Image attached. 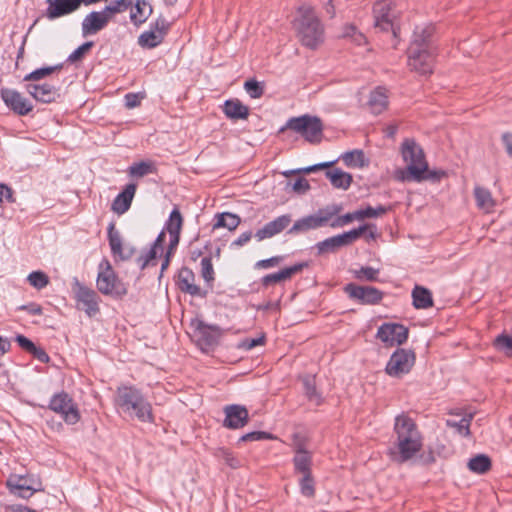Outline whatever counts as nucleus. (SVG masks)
<instances>
[{"instance_id":"10","label":"nucleus","mask_w":512,"mask_h":512,"mask_svg":"<svg viewBox=\"0 0 512 512\" xmlns=\"http://www.w3.org/2000/svg\"><path fill=\"white\" fill-rule=\"evenodd\" d=\"M415 359L416 356L413 350L398 348L391 355L385 367V372L391 377L399 378L410 372L415 364Z\"/></svg>"},{"instance_id":"5","label":"nucleus","mask_w":512,"mask_h":512,"mask_svg":"<svg viewBox=\"0 0 512 512\" xmlns=\"http://www.w3.org/2000/svg\"><path fill=\"white\" fill-rule=\"evenodd\" d=\"M285 129L300 133L305 140L312 144L320 143L323 137V124L321 119L308 114L290 118L286 122V125L281 128L280 132Z\"/></svg>"},{"instance_id":"55","label":"nucleus","mask_w":512,"mask_h":512,"mask_svg":"<svg viewBox=\"0 0 512 512\" xmlns=\"http://www.w3.org/2000/svg\"><path fill=\"white\" fill-rule=\"evenodd\" d=\"M93 45L94 43L92 41L83 43L68 56L67 61L70 63H75L82 60L85 54L93 47Z\"/></svg>"},{"instance_id":"2","label":"nucleus","mask_w":512,"mask_h":512,"mask_svg":"<svg viewBox=\"0 0 512 512\" xmlns=\"http://www.w3.org/2000/svg\"><path fill=\"white\" fill-rule=\"evenodd\" d=\"M115 405L118 409L132 418L143 423H153L152 405L135 386L122 385L117 388Z\"/></svg>"},{"instance_id":"11","label":"nucleus","mask_w":512,"mask_h":512,"mask_svg":"<svg viewBox=\"0 0 512 512\" xmlns=\"http://www.w3.org/2000/svg\"><path fill=\"white\" fill-rule=\"evenodd\" d=\"M170 22L163 16H159L151 23L150 29L138 37V44L145 49H152L160 45L170 29Z\"/></svg>"},{"instance_id":"54","label":"nucleus","mask_w":512,"mask_h":512,"mask_svg":"<svg viewBox=\"0 0 512 512\" xmlns=\"http://www.w3.org/2000/svg\"><path fill=\"white\" fill-rule=\"evenodd\" d=\"M130 5H131L130 1L126 2V0H115V1L111 2L110 5L106 6L103 9V11L111 19L114 14L125 11Z\"/></svg>"},{"instance_id":"27","label":"nucleus","mask_w":512,"mask_h":512,"mask_svg":"<svg viewBox=\"0 0 512 512\" xmlns=\"http://www.w3.org/2000/svg\"><path fill=\"white\" fill-rule=\"evenodd\" d=\"M223 113L232 120H246L249 116V108L239 99H228L224 102Z\"/></svg>"},{"instance_id":"49","label":"nucleus","mask_w":512,"mask_h":512,"mask_svg":"<svg viewBox=\"0 0 512 512\" xmlns=\"http://www.w3.org/2000/svg\"><path fill=\"white\" fill-rule=\"evenodd\" d=\"M434 32V28L432 26H426L424 28H421L420 31L416 30L414 32V38L412 43H415L416 40H419V45H421V48H426L429 50V40Z\"/></svg>"},{"instance_id":"28","label":"nucleus","mask_w":512,"mask_h":512,"mask_svg":"<svg viewBox=\"0 0 512 512\" xmlns=\"http://www.w3.org/2000/svg\"><path fill=\"white\" fill-rule=\"evenodd\" d=\"M295 471L304 475L311 474L312 456L302 446H298L293 458Z\"/></svg>"},{"instance_id":"61","label":"nucleus","mask_w":512,"mask_h":512,"mask_svg":"<svg viewBox=\"0 0 512 512\" xmlns=\"http://www.w3.org/2000/svg\"><path fill=\"white\" fill-rule=\"evenodd\" d=\"M142 98L143 96L138 93H128L125 95V106L128 109L135 108L140 105Z\"/></svg>"},{"instance_id":"22","label":"nucleus","mask_w":512,"mask_h":512,"mask_svg":"<svg viewBox=\"0 0 512 512\" xmlns=\"http://www.w3.org/2000/svg\"><path fill=\"white\" fill-rule=\"evenodd\" d=\"M47 3L48 8L44 15L49 20H54L76 11L81 5V0H47Z\"/></svg>"},{"instance_id":"46","label":"nucleus","mask_w":512,"mask_h":512,"mask_svg":"<svg viewBox=\"0 0 512 512\" xmlns=\"http://www.w3.org/2000/svg\"><path fill=\"white\" fill-rule=\"evenodd\" d=\"M301 494L305 497L312 498L315 496V482L311 474L302 475L299 480Z\"/></svg>"},{"instance_id":"14","label":"nucleus","mask_w":512,"mask_h":512,"mask_svg":"<svg viewBox=\"0 0 512 512\" xmlns=\"http://www.w3.org/2000/svg\"><path fill=\"white\" fill-rule=\"evenodd\" d=\"M73 290L78 305H81V309H83L89 317L96 315L100 311L99 296L96 291L81 284L79 281L75 282Z\"/></svg>"},{"instance_id":"1","label":"nucleus","mask_w":512,"mask_h":512,"mask_svg":"<svg viewBox=\"0 0 512 512\" xmlns=\"http://www.w3.org/2000/svg\"><path fill=\"white\" fill-rule=\"evenodd\" d=\"M396 440L389 448L390 458L399 464L411 460L422 448V435L414 420L402 413L395 418Z\"/></svg>"},{"instance_id":"13","label":"nucleus","mask_w":512,"mask_h":512,"mask_svg":"<svg viewBox=\"0 0 512 512\" xmlns=\"http://www.w3.org/2000/svg\"><path fill=\"white\" fill-rule=\"evenodd\" d=\"M409 330L402 324L384 323L377 331L376 338L381 340L385 346L392 347L402 345L408 339Z\"/></svg>"},{"instance_id":"38","label":"nucleus","mask_w":512,"mask_h":512,"mask_svg":"<svg viewBox=\"0 0 512 512\" xmlns=\"http://www.w3.org/2000/svg\"><path fill=\"white\" fill-rule=\"evenodd\" d=\"M342 159L348 167H364L367 165L364 152L362 150H353L346 152Z\"/></svg>"},{"instance_id":"9","label":"nucleus","mask_w":512,"mask_h":512,"mask_svg":"<svg viewBox=\"0 0 512 512\" xmlns=\"http://www.w3.org/2000/svg\"><path fill=\"white\" fill-rule=\"evenodd\" d=\"M49 409L60 414L63 420L69 424H76L80 420V412L72 397L62 391L53 395L49 403Z\"/></svg>"},{"instance_id":"59","label":"nucleus","mask_w":512,"mask_h":512,"mask_svg":"<svg viewBox=\"0 0 512 512\" xmlns=\"http://www.w3.org/2000/svg\"><path fill=\"white\" fill-rule=\"evenodd\" d=\"M355 215H356V211L339 216L330 224V226L333 228L342 227V226L352 222L353 220L357 219V217Z\"/></svg>"},{"instance_id":"60","label":"nucleus","mask_w":512,"mask_h":512,"mask_svg":"<svg viewBox=\"0 0 512 512\" xmlns=\"http://www.w3.org/2000/svg\"><path fill=\"white\" fill-rule=\"evenodd\" d=\"M335 162L336 161L324 162V163H319V164H315V165H312V166H308V167H305V168L297 169V174H300V173L309 174L311 172H315V171H318V170L329 168L332 165H334Z\"/></svg>"},{"instance_id":"21","label":"nucleus","mask_w":512,"mask_h":512,"mask_svg":"<svg viewBox=\"0 0 512 512\" xmlns=\"http://www.w3.org/2000/svg\"><path fill=\"white\" fill-rule=\"evenodd\" d=\"M292 222L290 214L281 215L274 220L266 223L262 228L258 229L255 237L258 241H263L284 231Z\"/></svg>"},{"instance_id":"25","label":"nucleus","mask_w":512,"mask_h":512,"mask_svg":"<svg viewBox=\"0 0 512 512\" xmlns=\"http://www.w3.org/2000/svg\"><path fill=\"white\" fill-rule=\"evenodd\" d=\"M136 189L137 185L135 183L127 184L123 191L113 200L111 210L119 215L128 211L135 196Z\"/></svg>"},{"instance_id":"62","label":"nucleus","mask_w":512,"mask_h":512,"mask_svg":"<svg viewBox=\"0 0 512 512\" xmlns=\"http://www.w3.org/2000/svg\"><path fill=\"white\" fill-rule=\"evenodd\" d=\"M292 189L298 194H305L310 189V185L305 178L300 177L294 182Z\"/></svg>"},{"instance_id":"64","label":"nucleus","mask_w":512,"mask_h":512,"mask_svg":"<svg viewBox=\"0 0 512 512\" xmlns=\"http://www.w3.org/2000/svg\"><path fill=\"white\" fill-rule=\"evenodd\" d=\"M281 260H282L281 256H274V257H271L269 259H264V260L258 261L256 263V266L258 268L274 267V266H277L280 263Z\"/></svg>"},{"instance_id":"26","label":"nucleus","mask_w":512,"mask_h":512,"mask_svg":"<svg viewBox=\"0 0 512 512\" xmlns=\"http://www.w3.org/2000/svg\"><path fill=\"white\" fill-rule=\"evenodd\" d=\"M307 266H308V263H306V262L297 263L293 266L286 267L276 273L265 275L261 280L262 285L267 287L269 285L288 280L293 275L301 272L303 270V268H305Z\"/></svg>"},{"instance_id":"58","label":"nucleus","mask_w":512,"mask_h":512,"mask_svg":"<svg viewBox=\"0 0 512 512\" xmlns=\"http://www.w3.org/2000/svg\"><path fill=\"white\" fill-rule=\"evenodd\" d=\"M157 251L155 248L151 247V249L147 252L145 256H140L137 259L140 268L145 269L152 261H154L157 257Z\"/></svg>"},{"instance_id":"7","label":"nucleus","mask_w":512,"mask_h":512,"mask_svg":"<svg viewBox=\"0 0 512 512\" xmlns=\"http://www.w3.org/2000/svg\"><path fill=\"white\" fill-rule=\"evenodd\" d=\"M373 14L375 18V28H379L384 32H392L396 38L398 36L399 27L396 24V15L392 0H379L373 6Z\"/></svg>"},{"instance_id":"56","label":"nucleus","mask_w":512,"mask_h":512,"mask_svg":"<svg viewBox=\"0 0 512 512\" xmlns=\"http://www.w3.org/2000/svg\"><path fill=\"white\" fill-rule=\"evenodd\" d=\"M269 439H275V436L273 434L265 432V431H253V432L244 434L243 436H241V438L239 440L243 441V442H248V441H261V440H269Z\"/></svg>"},{"instance_id":"57","label":"nucleus","mask_w":512,"mask_h":512,"mask_svg":"<svg viewBox=\"0 0 512 512\" xmlns=\"http://www.w3.org/2000/svg\"><path fill=\"white\" fill-rule=\"evenodd\" d=\"M446 176V172L443 170H430L428 168V163L426 164V169L422 173L421 181L430 180L433 182L439 181L441 178Z\"/></svg>"},{"instance_id":"35","label":"nucleus","mask_w":512,"mask_h":512,"mask_svg":"<svg viewBox=\"0 0 512 512\" xmlns=\"http://www.w3.org/2000/svg\"><path fill=\"white\" fill-rule=\"evenodd\" d=\"M467 466L476 474H485L491 469L492 463L486 454H478L468 461Z\"/></svg>"},{"instance_id":"6","label":"nucleus","mask_w":512,"mask_h":512,"mask_svg":"<svg viewBox=\"0 0 512 512\" xmlns=\"http://www.w3.org/2000/svg\"><path fill=\"white\" fill-rule=\"evenodd\" d=\"M97 276V289L104 295L122 297L127 293L123 283L118 279L112 269L110 262L106 259L101 261Z\"/></svg>"},{"instance_id":"15","label":"nucleus","mask_w":512,"mask_h":512,"mask_svg":"<svg viewBox=\"0 0 512 512\" xmlns=\"http://www.w3.org/2000/svg\"><path fill=\"white\" fill-rule=\"evenodd\" d=\"M344 291L351 299L357 300L361 304L375 305L383 299V292L372 286L349 283L344 287Z\"/></svg>"},{"instance_id":"43","label":"nucleus","mask_w":512,"mask_h":512,"mask_svg":"<svg viewBox=\"0 0 512 512\" xmlns=\"http://www.w3.org/2000/svg\"><path fill=\"white\" fill-rule=\"evenodd\" d=\"M389 209V207H385L382 205H379L376 208L367 206L365 209L356 210L355 216L357 217V220H364L366 218H377L379 216L386 214L389 211Z\"/></svg>"},{"instance_id":"33","label":"nucleus","mask_w":512,"mask_h":512,"mask_svg":"<svg viewBox=\"0 0 512 512\" xmlns=\"http://www.w3.org/2000/svg\"><path fill=\"white\" fill-rule=\"evenodd\" d=\"M152 14V6L145 0H138L135 4V8L131 11V21L135 25L144 23L149 16Z\"/></svg>"},{"instance_id":"31","label":"nucleus","mask_w":512,"mask_h":512,"mask_svg":"<svg viewBox=\"0 0 512 512\" xmlns=\"http://www.w3.org/2000/svg\"><path fill=\"white\" fill-rule=\"evenodd\" d=\"M413 306L416 309H428L433 306V298L430 290L416 285L412 290Z\"/></svg>"},{"instance_id":"29","label":"nucleus","mask_w":512,"mask_h":512,"mask_svg":"<svg viewBox=\"0 0 512 512\" xmlns=\"http://www.w3.org/2000/svg\"><path fill=\"white\" fill-rule=\"evenodd\" d=\"M387 105L388 97L385 89L379 87L370 93L368 107L373 114L378 115L382 113L387 108Z\"/></svg>"},{"instance_id":"36","label":"nucleus","mask_w":512,"mask_h":512,"mask_svg":"<svg viewBox=\"0 0 512 512\" xmlns=\"http://www.w3.org/2000/svg\"><path fill=\"white\" fill-rule=\"evenodd\" d=\"M240 222H241V219L238 215L232 214L229 212H225L222 214H218L216 216V222L213 225V229L223 227V228H227L228 230L232 231L238 227Z\"/></svg>"},{"instance_id":"40","label":"nucleus","mask_w":512,"mask_h":512,"mask_svg":"<svg viewBox=\"0 0 512 512\" xmlns=\"http://www.w3.org/2000/svg\"><path fill=\"white\" fill-rule=\"evenodd\" d=\"M472 418L473 415L469 414L468 416L461 418L459 421L448 419L446 420V425L456 429L460 435L467 437L470 435V423Z\"/></svg>"},{"instance_id":"17","label":"nucleus","mask_w":512,"mask_h":512,"mask_svg":"<svg viewBox=\"0 0 512 512\" xmlns=\"http://www.w3.org/2000/svg\"><path fill=\"white\" fill-rule=\"evenodd\" d=\"M33 484L34 481L28 476L18 474L10 475L6 481V486L10 492L22 498H29L36 491L42 490L41 483L38 484V487H35Z\"/></svg>"},{"instance_id":"12","label":"nucleus","mask_w":512,"mask_h":512,"mask_svg":"<svg viewBox=\"0 0 512 512\" xmlns=\"http://www.w3.org/2000/svg\"><path fill=\"white\" fill-rule=\"evenodd\" d=\"M408 64L412 70L422 75L432 73L433 56L426 48H421L419 40L411 43L408 49Z\"/></svg>"},{"instance_id":"39","label":"nucleus","mask_w":512,"mask_h":512,"mask_svg":"<svg viewBox=\"0 0 512 512\" xmlns=\"http://www.w3.org/2000/svg\"><path fill=\"white\" fill-rule=\"evenodd\" d=\"M155 171V167L152 162L141 161L138 163H133L129 169L128 173L131 177L141 178L148 174H151Z\"/></svg>"},{"instance_id":"18","label":"nucleus","mask_w":512,"mask_h":512,"mask_svg":"<svg viewBox=\"0 0 512 512\" xmlns=\"http://www.w3.org/2000/svg\"><path fill=\"white\" fill-rule=\"evenodd\" d=\"M223 426L228 429H240L249 422V413L245 406L231 404L224 407Z\"/></svg>"},{"instance_id":"8","label":"nucleus","mask_w":512,"mask_h":512,"mask_svg":"<svg viewBox=\"0 0 512 512\" xmlns=\"http://www.w3.org/2000/svg\"><path fill=\"white\" fill-rule=\"evenodd\" d=\"M370 224H364L358 228L350 230L340 235L329 237L316 244L318 254L334 253L344 246H348L362 236V234L370 227Z\"/></svg>"},{"instance_id":"34","label":"nucleus","mask_w":512,"mask_h":512,"mask_svg":"<svg viewBox=\"0 0 512 512\" xmlns=\"http://www.w3.org/2000/svg\"><path fill=\"white\" fill-rule=\"evenodd\" d=\"M474 196L478 208L486 212H490L493 209L495 201L492 198L491 192L488 189L476 186L474 188Z\"/></svg>"},{"instance_id":"41","label":"nucleus","mask_w":512,"mask_h":512,"mask_svg":"<svg viewBox=\"0 0 512 512\" xmlns=\"http://www.w3.org/2000/svg\"><path fill=\"white\" fill-rule=\"evenodd\" d=\"M201 276L205 280L207 286L212 289L215 280V272L212 265L211 257H203L201 259Z\"/></svg>"},{"instance_id":"3","label":"nucleus","mask_w":512,"mask_h":512,"mask_svg":"<svg viewBox=\"0 0 512 512\" xmlns=\"http://www.w3.org/2000/svg\"><path fill=\"white\" fill-rule=\"evenodd\" d=\"M401 154L407 166L405 169L396 170L395 179L402 182H421L427 164L423 149L414 139L407 138L401 145Z\"/></svg>"},{"instance_id":"19","label":"nucleus","mask_w":512,"mask_h":512,"mask_svg":"<svg viewBox=\"0 0 512 512\" xmlns=\"http://www.w3.org/2000/svg\"><path fill=\"white\" fill-rule=\"evenodd\" d=\"M176 284L178 288L186 294L191 296H198L205 298L208 294L207 290L201 289L195 284V274L188 267H182L177 276Z\"/></svg>"},{"instance_id":"30","label":"nucleus","mask_w":512,"mask_h":512,"mask_svg":"<svg viewBox=\"0 0 512 512\" xmlns=\"http://www.w3.org/2000/svg\"><path fill=\"white\" fill-rule=\"evenodd\" d=\"M321 219H317L315 214L308 215L294 222L293 226L287 231L290 235H297L305 233L309 230L317 229L321 227Z\"/></svg>"},{"instance_id":"23","label":"nucleus","mask_w":512,"mask_h":512,"mask_svg":"<svg viewBox=\"0 0 512 512\" xmlns=\"http://www.w3.org/2000/svg\"><path fill=\"white\" fill-rule=\"evenodd\" d=\"M26 91L35 100L42 103H52L60 96L58 88L48 83H28L26 85Z\"/></svg>"},{"instance_id":"52","label":"nucleus","mask_w":512,"mask_h":512,"mask_svg":"<svg viewBox=\"0 0 512 512\" xmlns=\"http://www.w3.org/2000/svg\"><path fill=\"white\" fill-rule=\"evenodd\" d=\"M215 456L223 460L229 467L236 469L241 466L240 460L236 458L228 449L219 448L215 452Z\"/></svg>"},{"instance_id":"45","label":"nucleus","mask_w":512,"mask_h":512,"mask_svg":"<svg viewBox=\"0 0 512 512\" xmlns=\"http://www.w3.org/2000/svg\"><path fill=\"white\" fill-rule=\"evenodd\" d=\"M108 240L111 247V252L114 257L117 256V252L121 251L122 239L120 233L115 230V225L111 223L108 227Z\"/></svg>"},{"instance_id":"32","label":"nucleus","mask_w":512,"mask_h":512,"mask_svg":"<svg viewBox=\"0 0 512 512\" xmlns=\"http://www.w3.org/2000/svg\"><path fill=\"white\" fill-rule=\"evenodd\" d=\"M326 177L330 180L332 186L337 189L347 190L352 183V175L340 169L326 171Z\"/></svg>"},{"instance_id":"47","label":"nucleus","mask_w":512,"mask_h":512,"mask_svg":"<svg viewBox=\"0 0 512 512\" xmlns=\"http://www.w3.org/2000/svg\"><path fill=\"white\" fill-rule=\"evenodd\" d=\"M494 346L506 356L512 357V336L500 334L494 340Z\"/></svg>"},{"instance_id":"44","label":"nucleus","mask_w":512,"mask_h":512,"mask_svg":"<svg viewBox=\"0 0 512 512\" xmlns=\"http://www.w3.org/2000/svg\"><path fill=\"white\" fill-rule=\"evenodd\" d=\"M183 225V218L178 208H174L165 224L168 233H180Z\"/></svg>"},{"instance_id":"50","label":"nucleus","mask_w":512,"mask_h":512,"mask_svg":"<svg viewBox=\"0 0 512 512\" xmlns=\"http://www.w3.org/2000/svg\"><path fill=\"white\" fill-rule=\"evenodd\" d=\"M354 277L358 280L377 281L379 270L370 266L361 267L353 271Z\"/></svg>"},{"instance_id":"51","label":"nucleus","mask_w":512,"mask_h":512,"mask_svg":"<svg viewBox=\"0 0 512 512\" xmlns=\"http://www.w3.org/2000/svg\"><path fill=\"white\" fill-rule=\"evenodd\" d=\"M303 386L306 396L311 401H315L317 404L320 403V396L316 390V384L314 377L306 376L303 378Z\"/></svg>"},{"instance_id":"48","label":"nucleus","mask_w":512,"mask_h":512,"mask_svg":"<svg viewBox=\"0 0 512 512\" xmlns=\"http://www.w3.org/2000/svg\"><path fill=\"white\" fill-rule=\"evenodd\" d=\"M27 281L34 288L41 290L49 284V277L42 271H33L28 275Z\"/></svg>"},{"instance_id":"24","label":"nucleus","mask_w":512,"mask_h":512,"mask_svg":"<svg viewBox=\"0 0 512 512\" xmlns=\"http://www.w3.org/2000/svg\"><path fill=\"white\" fill-rule=\"evenodd\" d=\"M109 21L110 18L103 10L100 12L93 11L87 14L82 21V35L87 37L98 33L107 26Z\"/></svg>"},{"instance_id":"4","label":"nucleus","mask_w":512,"mask_h":512,"mask_svg":"<svg viewBox=\"0 0 512 512\" xmlns=\"http://www.w3.org/2000/svg\"><path fill=\"white\" fill-rule=\"evenodd\" d=\"M298 13L296 25L301 43L309 48H316L323 41L324 30L320 20L313 7L308 4L301 5Z\"/></svg>"},{"instance_id":"16","label":"nucleus","mask_w":512,"mask_h":512,"mask_svg":"<svg viewBox=\"0 0 512 512\" xmlns=\"http://www.w3.org/2000/svg\"><path fill=\"white\" fill-rule=\"evenodd\" d=\"M195 334L198 346L203 351H207L218 344L223 330L217 325H208L203 321H198Z\"/></svg>"},{"instance_id":"37","label":"nucleus","mask_w":512,"mask_h":512,"mask_svg":"<svg viewBox=\"0 0 512 512\" xmlns=\"http://www.w3.org/2000/svg\"><path fill=\"white\" fill-rule=\"evenodd\" d=\"M63 68V64H58L55 66L42 67L32 71L24 77V81L26 82H37L41 79L53 74L56 71H60Z\"/></svg>"},{"instance_id":"63","label":"nucleus","mask_w":512,"mask_h":512,"mask_svg":"<svg viewBox=\"0 0 512 512\" xmlns=\"http://www.w3.org/2000/svg\"><path fill=\"white\" fill-rule=\"evenodd\" d=\"M15 341L23 350L28 353H30L32 349H35V344L24 335H17Z\"/></svg>"},{"instance_id":"20","label":"nucleus","mask_w":512,"mask_h":512,"mask_svg":"<svg viewBox=\"0 0 512 512\" xmlns=\"http://www.w3.org/2000/svg\"><path fill=\"white\" fill-rule=\"evenodd\" d=\"M1 98L4 103L18 115H27L32 111L33 106L18 91L3 88Z\"/></svg>"},{"instance_id":"53","label":"nucleus","mask_w":512,"mask_h":512,"mask_svg":"<svg viewBox=\"0 0 512 512\" xmlns=\"http://www.w3.org/2000/svg\"><path fill=\"white\" fill-rule=\"evenodd\" d=\"M244 89L253 99L260 98L264 93V85L254 79L247 80L244 83Z\"/></svg>"},{"instance_id":"42","label":"nucleus","mask_w":512,"mask_h":512,"mask_svg":"<svg viewBox=\"0 0 512 512\" xmlns=\"http://www.w3.org/2000/svg\"><path fill=\"white\" fill-rule=\"evenodd\" d=\"M342 210V206L339 204L328 205L323 209H319L315 214L317 219H321L320 225L321 227L325 226L328 221H330L335 215H337Z\"/></svg>"}]
</instances>
